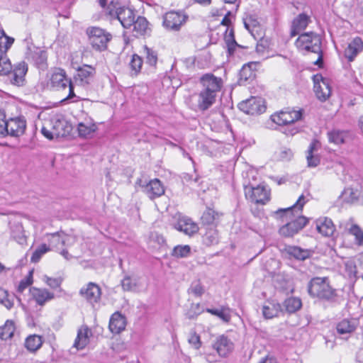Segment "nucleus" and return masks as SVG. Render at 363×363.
<instances>
[{
    "mask_svg": "<svg viewBox=\"0 0 363 363\" xmlns=\"http://www.w3.org/2000/svg\"><path fill=\"white\" fill-rule=\"evenodd\" d=\"M307 201L302 194L292 206L286 208H280L276 212L277 215H279L283 218V221L287 222L279 229V233L281 235L285 237L293 236L306 226L308 219L304 216H300V214Z\"/></svg>",
    "mask_w": 363,
    "mask_h": 363,
    "instance_id": "f257e3e1",
    "label": "nucleus"
},
{
    "mask_svg": "<svg viewBox=\"0 0 363 363\" xmlns=\"http://www.w3.org/2000/svg\"><path fill=\"white\" fill-rule=\"evenodd\" d=\"M202 89L198 99V106L202 110H207L216 101L217 94L223 86V80L213 74H206L200 79Z\"/></svg>",
    "mask_w": 363,
    "mask_h": 363,
    "instance_id": "f03ea898",
    "label": "nucleus"
},
{
    "mask_svg": "<svg viewBox=\"0 0 363 363\" xmlns=\"http://www.w3.org/2000/svg\"><path fill=\"white\" fill-rule=\"evenodd\" d=\"M308 292L313 298L331 301L335 296V289L330 284L328 277H314L308 284Z\"/></svg>",
    "mask_w": 363,
    "mask_h": 363,
    "instance_id": "7ed1b4c3",
    "label": "nucleus"
},
{
    "mask_svg": "<svg viewBox=\"0 0 363 363\" xmlns=\"http://www.w3.org/2000/svg\"><path fill=\"white\" fill-rule=\"evenodd\" d=\"M296 45L301 50H304L318 55L315 65L323 62L320 36L313 32L304 33L299 35L296 41Z\"/></svg>",
    "mask_w": 363,
    "mask_h": 363,
    "instance_id": "20e7f679",
    "label": "nucleus"
},
{
    "mask_svg": "<svg viewBox=\"0 0 363 363\" xmlns=\"http://www.w3.org/2000/svg\"><path fill=\"white\" fill-rule=\"evenodd\" d=\"M48 87L52 90H65L68 88L67 100L72 99L76 96L74 92V85L71 79L67 78L66 72L61 68L54 69L47 84Z\"/></svg>",
    "mask_w": 363,
    "mask_h": 363,
    "instance_id": "39448f33",
    "label": "nucleus"
},
{
    "mask_svg": "<svg viewBox=\"0 0 363 363\" xmlns=\"http://www.w3.org/2000/svg\"><path fill=\"white\" fill-rule=\"evenodd\" d=\"M107 13L117 19L124 28H130L135 18V11L125 6H122L118 2L111 1L107 7Z\"/></svg>",
    "mask_w": 363,
    "mask_h": 363,
    "instance_id": "423d86ee",
    "label": "nucleus"
},
{
    "mask_svg": "<svg viewBox=\"0 0 363 363\" xmlns=\"http://www.w3.org/2000/svg\"><path fill=\"white\" fill-rule=\"evenodd\" d=\"M76 241L74 237L65 234L63 232H57L50 234L49 235L48 242L50 249H55L60 252V255L66 259H69L72 256L69 254L67 250L63 249V247H69L73 245Z\"/></svg>",
    "mask_w": 363,
    "mask_h": 363,
    "instance_id": "0eeeda50",
    "label": "nucleus"
},
{
    "mask_svg": "<svg viewBox=\"0 0 363 363\" xmlns=\"http://www.w3.org/2000/svg\"><path fill=\"white\" fill-rule=\"evenodd\" d=\"M86 34L91 47L97 51L106 50L108 43L112 38L111 33L99 27L88 28Z\"/></svg>",
    "mask_w": 363,
    "mask_h": 363,
    "instance_id": "6e6552de",
    "label": "nucleus"
},
{
    "mask_svg": "<svg viewBox=\"0 0 363 363\" xmlns=\"http://www.w3.org/2000/svg\"><path fill=\"white\" fill-rule=\"evenodd\" d=\"M187 19L188 16L183 11H169L163 16V26L169 30L177 31Z\"/></svg>",
    "mask_w": 363,
    "mask_h": 363,
    "instance_id": "1a4fd4ad",
    "label": "nucleus"
},
{
    "mask_svg": "<svg viewBox=\"0 0 363 363\" xmlns=\"http://www.w3.org/2000/svg\"><path fill=\"white\" fill-rule=\"evenodd\" d=\"M173 219L172 225L174 228L185 235L191 236L199 231L198 225L190 218L177 213Z\"/></svg>",
    "mask_w": 363,
    "mask_h": 363,
    "instance_id": "9d476101",
    "label": "nucleus"
},
{
    "mask_svg": "<svg viewBox=\"0 0 363 363\" xmlns=\"http://www.w3.org/2000/svg\"><path fill=\"white\" fill-rule=\"evenodd\" d=\"M245 193L247 199L256 203L264 204L269 200V191L264 186H247L245 187Z\"/></svg>",
    "mask_w": 363,
    "mask_h": 363,
    "instance_id": "9b49d317",
    "label": "nucleus"
},
{
    "mask_svg": "<svg viewBox=\"0 0 363 363\" xmlns=\"http://www.w3.org/2000/svg\"><path fill=\"white\" fill-rule=\"evenodd\" d=\"M240 111L249 115L260 114L265 111L266 107L262 99L252 97L239 104Z\"/></svg>",
    "mask_w": 363,
    "mask_h": 363,
    "instance_id": "f8f14e48",
    "label": "nucleus"
},
{
    "mask_svg": "<svg viewBox=\"0 0 363 363\" xmlns=\"http://www.w3.org/2000/svg\"><path fill=\"white\" fill-rule=\"evenodd\" d=\"M314 91L317 98L321 101H326L331 94L329 80L320 74L313 76Z\"/></svg>",
    "mask_w": 363,
    "mask_h": 363,
    "instance_id": "ddd939ff",
    "label": "nucleus"
},
{
    "mask_svg": "<svg viewBox=\"0 0 363 363\" xmlns=\"http://www.w3.org/2000/svg\"><path fill=\"white\" fill-rule=\"evenodd\" d=\"M212 348L220 357H226L233 352L234 344L227 336L221 335L213 341Z\"/></svg>",
    "mask_w": 363,
    "mask_h": 363,
    "instance_id": "4468645a",
    "label": "nucleus"
},
{
    "mask_svg": "<svg viewBox=\"0 0 363 363\" xmlns=\"http://www.w3.org/2000/svg\"><path fill=\"white\" fill-rule=\"evenodd\" d=\"M96 73L95 69L87 65L79 67L74 77L75 84L80 86H86L91 84Z\"/></svg>",
    "mask_w": 363,
    "mask_h": 363,
    "instance_id": "2eb2a0df",
    "label": "nucleus"
},
{
    "mask_svg": "<svg viewBox=\"0 0 363 363\" xmlns=\"http://www.w3.org/2000/svg\"><path fill=\"white\" fill-rule=\"evenodd\" d=\"M121 286L124 291L140 292L147 289V284L144 278L125 277L121 281Z\"/></svg>",
    "mask_w": 363,
    "mask_h": 363,
    "instance_id": "dca6fc26",
    "label": "nucleus"
},
{
    "mask_svg": "<svg viewBox=\"0 0 363 363\" xmlns=\"http://www.w3.org/2000/svg\"><path fill=\"white\" fill-rule=\"evenodd\" d=\"M302 113L301 111H286L272 116V120L279 125H285L301 119Z\"/></svg>",
    "mask_w": 363,
    "mask_h": 363,
    "instance_id": "f3484780",
    "label": "nucleus"
},
{
    "mask_svg": "<svg viewBox=\"0 0 363 363\" xmlns=\"http://www.w3.org/2000/svg\"><path fill=\"white\" fill-rule=\"evenodd\" d=\"M143 191L150 199H155L164 194V187L158 179H154L145 184H140Z\"/></svg>",
    "mask_w": 363,
    "mask_h": 363,
    "instance_id": "a211bd4d",
    "label": "nucleus"
},
{
    "mask_svg": "<svg viewBox=\"0 0 363 363\" xmlns=\"http://www.w3.org/2000/svg\"><path fill=\"white\" fill-rule=\"evenodd\" d=\"M6 129L8 133L6 135L12 137H19L22 135L26 128V121L23 117L11 118L7 120Z\"/></svg>",
    "mask_w": 363,
    "mask_h": 363,
    "instance_id": "6ab92c4d",
    "label": "nucleus"
},
{
    "mask_svg": "<svg viewBox=\"0 0 363 363\" xmlns=\"http://www.w3.org/2000/svg\"><path fill=\"white\" fill-rule=\"evenodd\" d=\"M79 294L89 303L94 304L100 300L101 292L96 284L89 282L80 289Z\"/></svg>",
    "mask_w": 363,
    "mask_h": 363,
    "instance_id": "aec40b11",
    "label": "nucleus"
},
{
    "mask_svg": "<svg viewBox=\"0 0 363 363\" xmlns=\"http://www.w3.org/2000/svg\"><path fill=\"white\" fill-rule=\"evenodd\" d=\"M320 147V143L317 140H313L310 144L306 152L307 164L309 167H317L320 162L318 151Z\"/></svg>",
    "mask_w": 363,
    "mask_h": 363,
    "instance_id": "412c9836",
    "label": "nucleus"
},
{
    "mask_svg": "<svg viewBox=\"0 0 363 363\" xmlns=\"http://www.w3.org/2000/svg\"><path fill=\"white\" fill-rule=\"evenodd\" d=\"M27 71L28 65L25 62H20L16 64L13 70L9 73L11 83L18 86L22 85Z\"/></svg>",
    "mask_w": 363,
    "mask_h": 363,
    "instance_id": "4be33fe9",
    "label": "nucleus"
},
{
    "mask_svg": "<svg viewBox=\"0 0 363 363\" xmlns=\"http://www.w3.org/2000/svg\"><path fill=\"white\" fill-rule=\"evenodd\" d=\"M282 311L283 309L280 303L274 300L265 301L262 306V314L266 319L277 317Z\"/></svg>",
    "mask_w": 363,
    "mask_h": 363,
    "instance_id": "5701e85b",
    "label": "nucleus"
},
{
    "mask_svg": "<svg viewBox=\"0 0 363 363\" xmlns=\"http://www.w3.org/2000/svg\"><path fill=\"white\" fill-rule=\"evenodd\" d=\"M363 50V41L359 38H354L347 45L345 50V57L350 62H352L356 56Z\"/></svg>",
    "mask_w": 363,
    "mask_h": 363,
    "instance_id": "b1692460",
    "label": "nucleus"
},
{
    "mask_svg": "<svg viewBox=\"0 0 363 363\" xmlns=\"http://www.w3.org/2000/svg\"><path fill=\"white\" fill-rule=\"evenodd\" d=\"M30 291L33 298L40 306H43L47 301L53 299L55 297L53 293L50 292L45 289L32 287Z\"/></svg>",
    "mask_w": 363,
    "mask_h": 363,
    "instance_id": "393cba45",
    "label": "nucleus"
},
{
    "mask_svg": "<svg viewBox=\"0 0 363 363\" xmlns=\"http://www.w3.org/2000/svg\"><path fill=\"white\" fill-rule=\"evenodd\" d=\"M343 227L350 234L355 238L356 243L359 245H363V230L359 225L353 223L352 218L349 219L344 223L340 224V227Z\"/></svg>",
    "mask_w": 363,
    "mask_h": 363,
    "instance_id": "a878e982",
    "label": "nucleus"
},
{
    "mask_svg": "<svg viewBox=\"0 0 363 363\" xmlns=\"http://www.w3.org/2000/svg\"><path fill=\"white\" fill-rule=\"evenodd\" d=\"M316 230L323 235L328 237L333 234L335 225L331 219L320 218L315 221Z\"/></svg>",
    "mask_w": 363,
    "mask_h": 363,
    "instance_id": "bb28decb",
    "label": "nucleus"
},
{
    "mask_svg": "<svg viewBox=\"0 0 363 363\" xmlns=\"http://www.w3.org/2000/svg\"><path fill=\"white\" fill-rule=\"evenodd\" d=\"M91 333L86 326L81 327L77 332V336L74 342V347L77 350L84 349L89 342V336Z\"/></svg>",
    "mask_w": 363,
    "mask_h": 363,
    "instance_id": "cd10ccee",
    "label": "nucleus"
},
{
    "mask_svg": "<svg viewBox=\"0 0 363 363\" xmlns=\"http://www.w3.org/2000/svg\"><path fill=\"white\" fill-rule=\"evenodd\" d=\"M310 21V18L305 13L299 14L292 22L291 36L294 37L302 30H303L308 26Z\"/></svg>",
    "mask_w": 363,
    "mask_h": 363,
    "instance_id": "c85d7f7f",
    "label": "nucleus"
},
{
    "mask_svg": "<svg viewBox=\"0 0 363 363\" xmlns=\"http://www.w3.org/2000/svg\"><path fill=\"white\" fill-rule=\"evenodd\" d=\"M357 325L358 322L355 319H344L337 324V332L343 336L350 335L356 330Z\"/></svg>",
    "mask_w": 363,
    "mask_h": 363,
    "instance_id": "c756f323",
    "label": "nucleus"
},
{
    "mask_svg": "<svg viewBox=\"0 0 363 363\" xmlns=\"http://www.w3.org/2000/svg\"><path fill=\"white\" fill-rule=\"evenodd\" d=\"M125 318L119 313H113L109 321V329L113 333L118 334L125 328Z\"/></svg>",
    "mask_w": 363,
    "mask_h": 363,
    "instance_id": "7c9ffc66",
    "label": "nucleus"
},
{
    "mask_svg": "<svg viewBox=\"0 0 363 363\" xmlns=\"http://www.w3.org/2000/svg\"><path fill=\"white\" fill-rule=\"evenodd\" d=\"M131 28H133V32L135 33V36L142 35L145 34L148 28V22L145 17L138 16L136 19H134Z\"/></svg>",
    "mask_w": 363,
    "mask_h": 363,
    "instance_id": "2f4dec72",
    "label": "nucleus"
},
{
    "mask_svg": "<svg viewBox=\"0 0 363 363\" xmlns=\"http://www.w3.org/2000/svg\"><path fill=\"white\" fill-rule=\"evenodd\" d=\"M52 130L55 137L64 136L66 133V121L58 118H53L50 121Z\"/></svg>",
    "mask_w": 363,
    "mask_h": 363,
    "instance_id": "473e14b6",
    "label": "nucleus"
},
{
    "mask_svg": "<svg viewBox=\"0 0 363 363\" xmlns=\"http://www.w3.org/2000/svg\"><path fill=\"white\" fill-rule=\"evenodd\" d=\"M302 306L300 298L296 297H290L286 299L283 303L285 311L289 313H293L298 311Z\"/></svg>",
    "mask_w": 363,
    "mask_h": 363,
    "instance_id": "72a5a7b5",
    "label": "nucleus"
},
{
    "mask_svg": "<svg viewBox=\"0 0 363 363\" xmlns=\"http://www.w3.org/2000/svg\"><path fill=\"white\" fill-rule=\"evenodd\" d=\"M12 238L20 245L26 243V236L24 234L23 226L18 223L14 225L11 229Z\"/></svg>",
    "mask_w": 363,
    "mask_h": 363,
    "instance_id": "f704fd0d",
    "label": "nucleus"
},
{
    "mask_svg": "<svg viewBox=\"0 0 363 363\" xmlns=\"http://www.w3.org/2000/svg\"><path fill=\"white\" fill-rule=\"evenodd\" d=\"M328 140L330 143L340 145L345 142L347 133L345 131L334 130L328 133Z\"/></svg>",
    "mask_w": 363,
    "mask_h": 363,
    "instance_id": "c9c22d12",
    "label": "nucleus"
},
{
    "mask_svg": "<svg viewBox=\"0 0 363 363\" xmlns=\"http://www.w3.org/2000/svg\"><path fill=\"white\" fill-rule=\"evenodd\" d=\"M14 42V39L8 36L4 30H0V54H6Z\"/></svg>",
    "mask_w": 363,
    "mask_h": 363,
    "instance_id": "e433bc0d",
    "label": "nucleus"
},
{
    "mask_svg": "<svg viewBox=\"0 0 363 363\" xmlns=\"http://www.w3.org/2000/svg\"><path fill=\"white\" fill-rule=\"evenodd\" d=\"M287 252L291 256H293L297 259L304 260L306 258L309 257L311 252L308 250H303L301 247L296 246L289 247L287 249Z\"/></svg>",
    "mask_w": 363,
    "mask_h": 363,
    "instance_id": "4c0bfd02",
    "label": "nucleus"
},
{
    "mask_svg": "<svg viewBox=\"0 0 363 363\" xmlns=\"http://www.w3.org/2000/svg\"><path fill=\"white\" fill-rule=\"evenodd\" d=\"M42 345L41 337L33 335L28 337L25 342L26 347L30 352H35Z\"/></svg>",
    "mask_w": 363,
    "mask_h": 363,
    "instance_id": "58836bf2",
    "label": "nucleus"
},
{
    "mask_svg": "<svg viewBox=\"0 0 363 363\" xmlns=\"http://www.w3.org/2000/svg\"><path fill=\"white\" fill-rule=\"evenodd\" d=\"M239 82L240 84H245L248 81L252 80L255 77V72L252 70L250 65H245L240 71Z\"/></svg>",
    "mask_w": 363,
    "mask_h": 363,
    "instance_id": "ea45409f",
    "label": "nucleus"
},
{
    "mask_svg": "<svg viewBox=\"0 0 363 363\" xmlns=\"http://www.w3.org/2000/svg\"><path fill=\"white\" fill-rule=\"evenodd\" d=\"M28 57L31 58L37 65H43L47 60L46 52L38 48H36L33 52L30 50L28 53Z\"/></svg>",
    "mask_w": 363,
    "mask_h": 363,
    "instance_id": "a19ab883",
    "label": "nucleus"
},
{
    "mask_svg": "<svg viewBox=\"0 0 363 363\" xmlns=\"http://www.w3.org/2000/svg\"><path fill=\"white\" fill-rule=\"evenodd\" d=\"M15 331L14 323L12 320H6L4 325L0 328V338L7 340L11 338Z\"/></svg>",
    "mask_w": 363,
    "mask_h": 363,
    "instance_id": "79ce46f5",
    "label": "nucleus"
},
{
    "mask_svg": "<svg viewBox=\"0 0 363 363\" xmlns=\"http://www.w3.org/2000/svg\"><path fill=\"white\" fill-rule=\"evenodd\" d=\"M207 312L218 316L219 318H220L224 322H229L231 318L230 315V311L229 308H217V309H212V308H208Z\"/></svg>",
    "mask_w": 363,
    "mask_h": 363,
    "instance_id": "37998d69",
    "label": "nucleus"
},
{
    "mask_svg": "<svg viewBox=\"0 0 363 363\" xmlns=\"http://www.w3.org/2000/svg\"><path fill=\"white\" fill-rule=\"evenodd\" d=\"M77 129L80 136L86 137L95 131L96 125L91 122H81Z\"/></svg>",
    "mask_w": 363,
    "mask_h": 363,
    "instance_id": "c03bdc74",
    "label": "nucleus"
},
{
    "mask_svg": "<svg viewBox=\"0 0 363 363\" xmlns=\"http://www.w3.org/2000/svg\"><path fill=\"white\" fill-rule=\"evenodd\" d=\"M0 303L4 306L9 310L13 306V296L10 295L6 290L1 287Z\"/></svg>",
    "mask_w": 363,
    "mask_h": 363,
    "instance_id": "a18cd8bd",
    "label": "nucleus"
},
{
    "mask_svg": "<svg viewBox=\"0 0 363 363\" xmlns=\"http://www.w3.org/2000/svg\"><path fill=\"white\" fill-rule=\"evenodd\" d=\"M12 70V65L6 54H0V74L7 75Z\"/></svg>",
    "mask_w": 363,
    "mask_h": 363,
    "instance_id": "49530a36",
    "label": "nucleus"
},
{
    "mask_svg": "<svg viewBox=\"0 0 363 363\" xmlns=\"http://www.w3.org/2000/svg\"><path fill=\"white\" fill-rule=\"evenodd\" d=\"M225 42L226 43L229 54L233 55L235 48L239 46L235 40L234 33L233 30H230L228 33H226L225 35Z\"/></svg>",
    "mask_w": 363,
    "mask_h": 363,
    "instance_id": "de8ad7c7",
    "label": "nucleus"
},
{
    "mask_svg": "<svg viewBox=\"0 0 363 363\" xmlns=\"http://www.w3.org/2000/svg\"><path fill=\"white\" fill-rule=\"evenodd\" d=\"M341 196L343 201L352 203L358 199L359 192L352 188H347L342 191Z\"/></svg>",
    "mask_w": 363,
    "mask_h": 363,
    "instance_id": "09e8293b",
    "label": "nucleus"
},
{
    "mask_svg": "<svg viewBox=\"0 0 363 363\" xmlns=\"http://www.w3.org/2000/svg\"><path fill=\"white\" fill-rule=\"evenodd\" d=\"M191 253V247L189 245H177L172 251V256L177 258L188 257Z\"/></svg>",
    "mask_w": 363,
    "mask_h": 363,
    "instance_id": "8fccbe9b",
    "label": "nucleus"
},
{
    "mask_svg": "<svg viewBox=\"0 0 363 363\" xmlns=\"http://www.w3.org/2000/svg\"><path fill=\"white\" fill-rule=\"evenodd\" d=\"M50 247L47 246L45 244L40 245L33 252V255L30 258L32 262L36 263L38 262L41 257L50 250Z\"/></svg>",
    "mask_w": 363,
    "mask_h": 363,
    "instance_id": "3c124183",
    "label": "nucleus"
},
{
    "mask_svg": "<svg viewBox=\"0 0 363 363\" xmlns=\"http://www.w3.org/2000/svg\"><path fill=\"white\" fill-rule=\"evenodd\" d=\"M244 25L245 28L252 34L254 30L259 28V24L255 17L249 16L244 18Z\"/></svg>",
    "mask_w": 363,
    "mask_h": 363,
    "instance_id": "603ef678",
    "label": "nucleus"
},
{
    "mask_svg": "<svg viewBox=\"0 0 363 363\" xmlns=\"http://www.w3.org/2000/svg\"><path fill=\"white\" fill-rule=\"evenodd\" d=\"M205 290L199 280L194 281L191 283L190 288L189 289V293L193 294L196 296H201Z\"/></svg>",
    "mask_w": 363,
    "mask_h": 363,
    "instance_id": "864d4df0",
    "label": "nucleus"
},
{
    "mask_svg": "<svg viewBox=\"0 0 363 363\" xmlns=\"http://www.w3.org/2000/svg\"><path fill=\"white\" fill-rule=\"evenodd\" d=\"M143 60L138 55H133L130 62V67L134 74H137L142 67Z\"/></svg>",
    "mask_w": 363,
    "mask_h": 363,
    "instance_id": "5fc2aeb1",
    "label": "nucleus"
},
{
    "mask_svg": "<svg viewBox=\"0 0 363 363\" xmlns=\"http://www.w3.org/2000/svg\"><path fill=\"white\" fill-rule=\"evenodd\" d=\"M294 156L293 151L287 147H282L277 153V157L282 161H289Z\"/></svg>",
    "mask_w": 363,
    "mask_h": 363,
    "instance_id": "6e6d98bb",
    "label": "nucleus"
},
{
    "mask_svg": "<svg viewBox=\"0 0 363 363\" xmlns=\"http://www.w3.org/2000/svg\"><path fill=\"white\" fill-rule=\"evenodd\" d=\"M216 213L213 210L208 208L201 216L202 222L204 224L209 225L213 223Z\"/></svg>",
    "mask_w": 363,
    "mask_h": 363,
    "instance_id": "4d7b16f0",
    "label": "nucleus"
},
{
    "mask_svg": "<svg viewBox=\"0 0 363 363\" xmlns=\"http://www.w3.org/2000/svg\"><path fill=\"white\" fill-rule=\"evenodd\" d=\"M188 341L195 349L198 350L201 346V341L200 336L195 332H191L189 337Z\"/></svg>",
    "mask_w": 363,
    "mask_h": 363,
    "instance_id": "13d9d810",
    "label": "nucleus"
},
{
    "mask_svg": "<svg viewBox=\"0 0 363 363\" xmlns=\"http://www.w3.org/2000/svg\"><path fill=\"white\" fill-rule=\"evenodd\" d=\"M145 50L146 54L147 63L152 66L155 65L157 60V55L155 52L147 48H145Z\"/></svg>",
    "mask_w": 363,
    "mask_h": 363,
    "instance_id": "bf43d9fd",
    "label": "nucleus"
},
{
    "mask_svg": "<svg viewBox=\"0 0 363 363\" xmlns=\"http://www.w3.org/2000/svg\"><path fill=\"white\" fill-rule=\"evenodd\" d=\"M32 274L33 272L30 271L29 272L28 276L21 281L18 287V291L19 292H23L28 286H30L32 284Z\"/></svg>",
    "mask_w": 363,
    "mask_h": 363,
    "instance_id": "052dcab7",
    "label": "nucleus"
},
{
    "mask_svg": "<svg viewBox=\"0 0 363 363\" xmlns=\"http://www.w3.org/2000/svg\"><path fill=\"white\" fill-rule=\"evenodd\" d=\"M7 120H6V116L4 111H0V135L6 136L8 133V129H6Z\"/></svg>",
    "mask_w": 363,
    "mask_h": 363,
    "instance_id": "680f3d73",
    "label": "nucleus"
},
{
    "mask_svg": "<svg viewBox=\"0 0 363 363\" xmlns=\"http://www.w3.org/2000/svg\"><path fill=\"white\" fill-rule=\"evenodd\" d=\"M43 281L52 289H57L61 284V280L57 278H51L48 276L43 277Z\"/></svg>",
    "mask_w": 363,
    "mask_h": 363,
    "instance_id": "e2e57ef3",
    "label": "nucleus"
},
{
    "mask_svg": "<svg viewBox=\"0 0 363 363\" xmlns=\"http://www.w3.org/2000/svg\"><path fill=\"white\" fill-rule=\"evenodd\" d=\"M205 359L209 363H214L218 362V356L214 352H205L203 353Z\"/></svg>",
    "mask_w": 363,
    "mask_h": 363,
    "instance_id": "0e129e2a",
    "label": "nucleus"
},
{
    "mask_svg": "<svg viewBox=\"0 0 363 363\" xmlns=\"http://www.w3.org/2000/svg\"><path fill=\"white\" fill-rule=\"evenodd\" d=\"M42 134L47 138L51 140L55 137V135L52 132V130L48 129L46 127L43 126L41 129Z\"/></svg>",
    "mask_w": 363,
    "mask_h": 363,
    "instance_id": "69168bd1",
    "label": "nucleus"
},
{
    "mask_svg": "<svg viewBox=\"0 0 363 363\" xmlns=\"http://www.w3.org/2000/svg\"><path fill=\"white\" fill-rule=\"evenodd\" d=\"M232 15V11H228L227 13L225 15L224 18L221 21V24L223 26H228L230 23V16Z\"/></svg>",
    "mask_w": 363,
    "mask_h": 363,
    "instance_id": "338daca9",
    "label": "nucleus"
},
{
    "mask_svg": "<svg viewBox=\"0 0 363 363\" xmlns=\"http://www.w3.org/2000/svg\"><path fill=\"white\" fill-rule=\"evenodd\" d=\"M225 4H233L235 6V11L238 9L240 0H223Z\"/></svg>",
    "mask_w": 363,
    "mask_h": 363,
    "instance_id": "774afa93",
    "label": "nucleus"
}]
</instances>
